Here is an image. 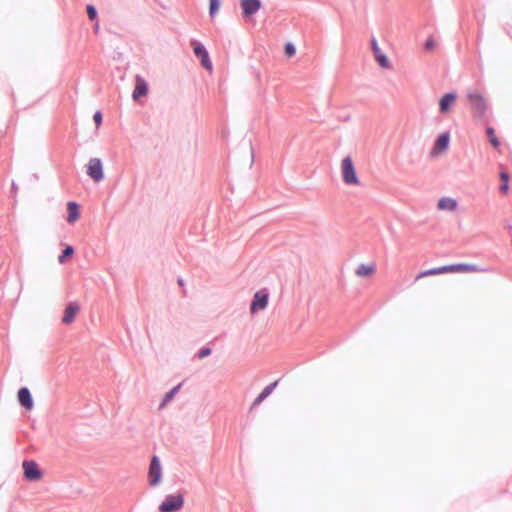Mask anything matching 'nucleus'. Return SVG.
Wrapping results in <instances>:
<instances>
[{"instance_id": "obj_20", "label": "nucleus", "mask_w": 512, "mask_h": 512, "mask_svg": "<svg viewBox=\"0 0 512 512\" xmlns=\"http://www.w3.org/2000/svg\"><path fill=\"white\" fill-rule=\"evenodd\" d=\"M278 382L275 381L270 385L266 386L262 392L258 395V397L253 402V407L258 406L265 398H267L273 391V389L277 386Z\"/></svg>"}, {"instance_id": "obj_26", "label": "nucleus", "mask_w": 512, "mask_h": 512, "mask_svg": "<svg viewBox=\"0 0 512 512\" xmlns=\"http://www.w3.org/2000/svg\"><path fill=\"white\" fill-rule=\"evenodd\" d=\"M295 52H296V49H295V47H294V45H293V44H291V43H287V44L285 45V54H286L288 57H292V56H294Z\"/></svg>"}, {"instance_id": "obj_8", "label": "nucleus", "mask_w": 512, "mask_h": 512, "mask_svg": "<svg viewBox=\"0 0 512 512\" xmlns=\"http://www.w3.org/2000/svg\"><path fill=\"white\" fill-rule=\"evenodd\" d=\"M162 469L157 456H153L149 467V484L156 486L161 480Z\"/></svg>"}, {"instance_id": "obj_31", "label": "nucleus", "mask_w": 512, "mask_h": 512, "mask_svg": "<svg viewBox=\"0 0 512 512\" xmlns=\"http://www.w3.org/2000/svg\"><path fill=\"white\" fill-rule=\"evenodd\" d=\"M178 282H179V284H180V285H182V284H183L182 279H179V280H178Z\"/></svg>"}, {"instance_id": "obj_15", "label": "nucleus", "mask_w": 512, "mask_h": 512, "mask_svg": "<svg viewBox=\"0 0 512 512\" xmlns=\"http://www.w3.org/2000/svg\"><path fill=\"white\" fill-rule=\"evenodd\" d=\"M79 310L80 306L77 303H70L64 311L62 322L66 325L71 324L75 320V317L78 314Z\"/></svg>"}, {"instance_id": "obj_13", "label": "nucleus", "mask_w": 512, "mask_h": 512, "mask_svg": "<svg viewBox=\"0 0 512 512\" xmlns=\"http://www.w3.org/2000/svg\"><path fill=\"white\" fill-rule=\"evenodd\" d=\"M243 15L249 17L255 14L261 8L260 0H241L240 2Z\"/></svg>"}, {"instance_id": "obj_4", "label": "nucleus", "mask_w": 512, "mask_h": 512, "mask_svg": "<svg viewBox=\"0 0 512 512\" xmlns=\"http://www.w3.org/2000/svg\"><path fill=\"white\" fill-rule=\"evenodd\" d=\"M184 505L182 494L168 495L159 506L160 512H175L180 510Z\"/></svg>"}, {"instance_id": "obj_16", "label": "nucleus", "mask_w": 512, "mask_h": 512, "mask_svg": "<svg viewBox=\"0 0 512 512\" xmlns=\"http://www.w3.org/2000/svg\"><path fill=\"white\" fill-rule=\"evenodd\" d=\"M376 271V265L373 263L360 264L355 270V274L361 278L371 277Z\"/></svg>"}, {"instance_id": "obj_1", "label": "nucleus", "mask_w": 512, "mask_h": 512, "mask_svg": "<svg viewBox=\"0 0 512 512\" xmlns=\"http://www.w3.org/2000/svg\"><path fill=\"white\" fill-rule=\"evenodd\" d=\"M478 271H480V269L476 265H473V264H466V263L451 264V265L435 267L432 269L422 271L416 275L415 280L418 281L419 279L427 277V276H434V275H440V274H446V273H471V272H478Z\"/></svg>"}, {"instance_id": "obj_21", "label": "nucleus", "mask_w": 512, "mask_h": 512, "mask_svg": "<svg viewBox=\"0 0 512 512\" xmlns=\"http://www.w3.org/2000/svg\"><path fill=\"white\" fill-rule=\"evenodd\" d=\"M500 179L502 181V185L500 186V192L503 194H507L509 191V175L506 171L501 170Z\"/></svg>"}, {"instance_id": "obj_28", "label": "nucleus", "mask_w": 512, "mask_h": 512, "mask_svg": "<svg viewBox=\"0 0 512 512\" xmlns=\"http://www.w3.org/2000/svg\"><path fill=\"white\" fill-rule=\"evenodd\" d=\"M93 120L96 124L97 127H99L102 123V114L101 112L97 111L94 115H93Z\"/></svg>"}, {"instance_id": "obj_27", "label": "nucleus", "mask_w": 512, "mask_h": 512, "mask_svg": "<svg viewBox=\"0 0 512 512\" xmlns=\"http://www.w3.org/2000/svg\"><path fill=\"white\" fill-rule=\"evenodd\" d=\"M87 14L90 20H94L96 18L97 12L95 8L91 5L87 6Z\"/></svg>"}, {"instance_id": "obj_25", "label": "nucleus", "mask_w": 512, "mask_h": 512, "mask_svg": "<svg viewBox=\"0 0 512 512\" xmlns=\"http://www.w3.org/2000/svg\"><path fill=\"white\" fill-rule=\"evenodd\" d=\"M209 13L210 16L213 17L220 7V1L219 0H209Z\"/></svg>"}, {"instance_id": "obj_23", "label": "nucleus", "mask_w": 512, "mask_h": 512, "mask_svg": "<svg viewBox=\"0 0 512 512\" xmlns=\"http://www.w3.org/2000/svg\"><path fill=\"white\" fill-rule=\"evenodd\" d=\"M73 253H74V249H73V247H71V246H67V247L63 250L62 254L59 256V258H58L59 263L63 264V263L66 261V258H68V257L72 256V255H73Z\"/></svg>"}, {"instance_id": "obj_18", "label": "nucleus", "mask_w": 512, "mask_h": 512, "mask_svg": "<svg viewBox=\"0 0 512 512\" xmlns=\"http://www.w3.org/2000/svg\"><path fill=\"white\" fill-rule=\"evenodd\" d=\"M67 222L70 224L75 223L80 216L79 205L75 202H68L67 204Z\"/></svg>"}, {"instance_id": "obj_7", "label": "nucleus", "mask_w": 512, "mask_h": 512, "mask_svg": "<svg viewBox=\"0 0 512 512\" xmlns=\"http://www.w3.org/2000/svg\"><path fill=\"white\" fill-rule=\"evenodd\" d=\"M192 46H193V50H194L195 55L201 59L202 66L206 70L211 72L212 69H213L212 62L210 61L208 52L206 51L204 46L202 44H200L199 42H196V41L192 42Z\"/></svg>"}, {"instance_id": "obj_3", "label": "nucleus", "mask_w": 512, "mask_h": 512, "mask_svg": "<svg viewBox=\"0 0 512 512\" xmlns=\"http://www.w3.org/2000/svg\"><path fill=\"white\" fill-rule=\"evenodd\" d=\"M341 175L346 185L358 186L360 184L354 162L350 156L344 157L341 161Z\"/></svg>"}, {"instance_id": "obj_22", "label": "nucleus", "mask_w": 512, "mask_h": 512, "mask_svg": "<svg viewBox=\"0 0 512 512\" xmlns=\"http://www.w3.org/2000/svg\"><path fill=\"white\" fill-rule=\"evenodd\" d=\"M487 135L492 146L496 149L499 148L500 142L498 138L495 136V130L492 127L487 128Z\"/></svg>"}, {"instance_id": "obj_30", "label": "nucleus", "mask_w": 512, "mask_h": 512, "mask_svg": "<svg viewBox=\"0 0 512 512\" xmlns=\"http://www.w3.org/2000/svg\"><path fill=\"white\" fill-rule=\"evenodd\" d=\"M210 353H211V349L206 347V348H203L200 350L198 356L200 359H202V358L210 355Z\"/></svg>"}, {"instance_id": "obj_14", "label": "nucleus", "mask_w": 512, "mask_h": 512, "mask_svg": "<svg viewBox=\"0 0 512 512\" xmlns=\"http://www.w3.org/2000/svg\"><path fill=\"white\" fill-rule=\"evenodd\" d=\"M456 99H457V94L454 92L447 93V94L443 95L439 101L440 112L443 114H448L450 112L452 106L454 105Z\"/></svg>"}, {"instance_id": "obj_17", "label": "nucleus", "mask_w": 512, "mask_h": 512, "mask_svg": "<svg viewBox=\"0 0 512 512\" xmlns=\"http://www.w3.org/2000/svg\"><path fill=\"white\" fill-rule=\"evenodd\" d=\"M18 400L22 406L30 410L33 407L31 394L27 388H21L18 392Z\"/></svg>"}, {"instance_id": "obj_9", "label": "nucleus", "mask_w": 512, "mask_h": 512, "mask_svg": "<svg viewBox=\"0 0 512 512\" xmlns=\"http://www.w3.org/2000/svg\"><path fill=\"white\" fill-rule=\"evenodd\" d=\"M22 466L24 469V476L26 479L31 481H37L42 477V472L40 471L36 462L24 461Z\"/></svg>"}, {"instance_id": "obj_11", "label": "nucleus", "mask_w": 512, "mask_h": 512, "mask_svg": "<svg viewBox=\"0 0 512 512\" xmlns=\"http://www.w3.org/2000/svg\"><path fill=\"white\" fill-rule=\"evenodd\" d=\"M450 136L448 133L441 134L435 141L434 147L431 150L432 156H438L448 149Z\"/></svg>"}, {"instance_id": "obj_12", "label": "nucleus", "mask_w": 512, "mask_h": 512, "mask_svg": "<svg viewBox=\"0 0 512 512\" xmlns=\"http://www.w3.org/2000/svg\"><path fill=\"white\" fill-rule=\"evenodd\" d=\"M371 45H372V50H373V53H374V56H375V59L376 61L378 62V64L384 68V69H389L391 68V64H390V61L389 59L387 58V56L382 52V50L380 49L377 41L375 39L372 40L371 42Z\"/></svg>"}, {"instance_id": "obj_10", "label": "nucleus", "mask_w": 512, "mask_h": 512, "mask_svg": "<svg viewBox=\"0 0 512 512\" xmlns=\"http://www.w3.org/2000/svg\"><path fill=\"white\" fill-rule=\"evenodd\" d=\"M148 90L149 88L147 81L143 77L137 75L135 77V87L132 93L133 100L139 101L141 97H144L148 94Z\"/></svg>"}, {"instance_id": "obj_19", "label": "nucleus", "mask_w": 512, "mask_h": 512, "mask_svg": "<svg viewBox=\"0 0 512 512\" xmlns=\"http://www.w3.org/2000/svg\"><path fill=\"white\" fill-rule=\"evenodd\" d=\"M439 210L454 211L457 208V201L453 198L443 197L438 201Z\"/></svg>"}, {"instance_id": "obj_29", "label": "nucleus", "mask_w": 512, "mask_h": 512, "mask_svg": "<svg viewBox=\"0 0 512 512\" xmlns=\"http://www.w3.org/2000/svg\"><path fill=\"white\" fill-rule=\"evenodd\" d=\"M436 46V41L433 38H430L425 43V48L427 50H432Z\"/></svg>"}, {"instance_id": "obj_24", "label": "nucleus", "mask_w": 512, "mask_h": 512, "mask_svg": "<svg viewBox=\"0 0 512 512\" xmlns=\"http://www.w3.org/2000/svg\"><path fill=\"white\" fill-rule=\"evenodd\" d=\"M179 388H180V385L174 387L171 391H169L165 395V397L163 399V402L161 403V407H164L168 402H170L173 399L175 394L178 392Z\"/></svg>"}, {"instance_id": "obj_2", "label": "nucleus", "mask_w": 512, "mask_h": 512, "mask_svg": "<svg viewBox=\"0 0 512 512\" xmlns=\"http://www.w3.org/2000/svg\"><path fill=\"white\" fill-rule=\"evenodd\" d=\"M466 98L474 116L483 117L487 110V101L483 94L478 90H471L467 93Z\"/></svg>"}, {"instance_id": "obj_5", "label": "nucleus", "mask_w": 512, "mask_h": 512, "mask_svg": "<svg viewBox=\"0 0 512 512\" xmlns=\"http://www.w3.org/2000/svg\"><path fill=\"white\" fill-rule=\"evenodd\" d=\"M87 174L95 181L99 182L103 179L102 162L98 158H92L87 164Z\"/></svg>"}, {"instance_id": "obj_6", "label": "nucleus", "mask_w": 512, "mask_h": 512, "mask_svg": "<svg viewBox=\"0 0 512 512\" xmlns=\"http://www.w3.org/2000/svg\"><path fill=\"white\" fill-rule=\"evenodd\" d=\"M268 299H269V295L266 291H264V290L257 291L254 294L253 300L251 302L250 312L256 313L260 310H264L268 305Z\"/></svg>"}]
</instances>
